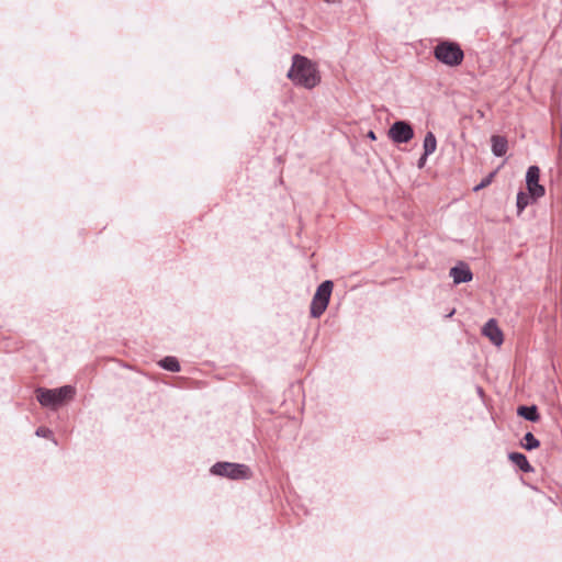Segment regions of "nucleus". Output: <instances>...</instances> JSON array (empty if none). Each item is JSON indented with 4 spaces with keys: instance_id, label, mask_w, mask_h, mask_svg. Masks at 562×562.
<instances>
[{
    "instance_id": "obj_11",
    "label": "nucleus",
    "mask_w": 562,
    "mask_h": 562,
    "mask_svg": "<svg viewBox=\"0 0 562 562\" xmlns=\"http://www.w3.org/2000/svg\"><path fill=\"white\" fill-rule=\"evenodd\" d=\"M509 460L519 468L525 473H529L533 471V468L530 465L526 456L520 452H510L508 454Z\"/></svg>"
},
{
    "instance_id": "obj_18",
    "label": "nucleus",
    "mask_w": 562,
    "mask_h": 562,
    "mask_svg": "<svg viewBox=\"0 0 562 562\" xmlns=\"http://www.w3.org/2000/svg\"><path fill=\"white\" fill-rule=\"evenodd\" d=\"M494 176H495V172H491V173H490L488 176H486V177H485V178H484V179H483V180H482L477 186H475V187L473 188V190H474L475 192H477V191H480L481 189H483V188L487 187V186L492 182V180H493Z\"/></svg>"
},
{
    "instance_id": "obj_4",
    "label": "nucleus",
    "mask_w": 562,
    "mask_h": 562,
    "mask_svg": "<svg viewBox=\"0 0 562 562\" xmlns=\"http://www.w3.org/2000/svg\"><path fill=\"white\" fill-rule=\"evenodd\" d=\"M211 473L231 480H247L251 477V470L248 465L232 462H216L212 465Z\"/></svg>"
},
{
    "instance_id": "obj_21",
    "label": "nucleus",
    "mask_w": 562,
    "mask_h": 562,
    "mask_svg": "<svg viewBox=\"0 0 562 562\" xmlns=\"http://www.w3.org/2000/svg\"><path fill=\"white\" fill-rule=\"evenodd\" d=\"M324 1L327 2V3H336V2H338V0H324Z\"/></svg>"
},
{
    "instance_id": "obj_19",
    "label": "nucleus",
    "mask_w": 562,
    "mask_h": 562,
    "mask_svg": "<svg viewBox=\"0 0 562 562\" xmlns=\"http://www.w3.org/2000/svg\"><path fill=\"white\" fill-rule=\"evenodd\" d=\"M429 155H426V153L424 151V154L422 155V157L418 159L417 161V167L418 168H423L427 161V158H428Z\"/></svg>"
},
{
    "instance_id": "obj_17",
    "label": "nucleus",
    "mask_w": 562,
    "mask_h": 562,
    "mask_svg": "<svg viewBox=\"0 0 562 562\" xmlns=\"http://www.w3.org/2000/svg\"><path fill=\"white\" fill-rule=\"evenodd\" d=\"M35 435L37 437L52 439L55 443H57L56 440L54 439L53 431L47 427H38L35 431Z\"/></svg>"
},
{
    "instance_id": "obj_5",
    "label": "nucleus",
    "mask_w": 562,
    "mask_h": 562,
    "mask_svg": "<svg viewBox=\"0 0 562 562\" xmlns=\"http://www.w3.org/2000/svg\"><path fill=\"white\" fill-rule=\"evenodd\" d=\"M333 288L334 283L330 280H326L317 286L310 308L312 317L318 318L326 311L330 300Z\"/></svg>"
},
{
    "instance_id": "obj_15",
    "label": "nucleus",
    "mask_w": 562,
    "mask_h": 562,
    "mask_svg": "<svg viewBox=\"0 0 562 562\" xmlns=\"http://www.w3.org/2000/svg\"><path fill=\"white\" fill-rule=\"evenodd\" d=\"M530 199H532V198L529 192L526 193L524 191H519L517 193L516 206H517L518 214H521V212L528 206V204L530 203Z\"/></svg>"
},
{
    "instance_id": "obj_3",
    "label": "nucleus",
    "mask_w": 562,
    "mask_h": 562,
    "mask_svg": "<svg viewBox=\"0 0 562 562\" xmlns=\"http://www.w3.org/2000/svg\"><path fill=\"white\" fill-rule=\"evenodd\" d=\"M434 56L438 61L449 67H456L463 61L464 53L458 43L442 41L435 46Z\"/></svg>"
},
{
    "instance_id": "obj_7",
    "label": "nucleus",
    "mask_w": 562,
    "mask_h": 562,
    "mask_svg": "<svg viewBox=\"0 0 562 562\" xmlns=\"http://www.w3.org/2000/svg\"><path fill=\"white\" fill-rule=\"evenodd\" d=\"M540 169L537 166H530L526 173L527 190L532 200H537L544 195V187L539 184Z\"/></svg>"
},
{
    "instance_id": "obj_10",
    "label": "nucleus",
    "mask_w": 562,
    "mask_h": 562,
    "mask_svg": "<svg viewBox=\"0 0 562 562\" xmlns=\"http://www.w3.org/2000/svg\"><path fill=\"white\" fill-rule=\"evenodd\" d=\"M492 142V153L496 157H503L507 153L508 143L504 136L493 135L491 138Z\"/></svg>"
},
{
    "instance_id": "obj_8",
    "label": "nucleus",
    "mask_w": 562,
    "mask_h": 562,
    "mask_svg": "<svg viewBox=\"0 0 562 562\" xmlns=\"http://www.w3.org/2000/svg\"><path fill=\"white\" fill-rule=\"evenodd\" d=\"M449 274L456 284L470 282L473 278L471 269L464 262H459L452 267Z\"/></svg>"
},
{
    "instance_id": "obj_2",
    "label": "nucleus",
    "mask_w": 562,
    "mask_h": 562,
    "mask_svg": "<svg viewBox=\"0 0 562 562\" xmlns=\"http://www.w3.org/2000/svg\"><path fill=\"white\" fill-rule=\"evenodd\" d=\"M35 393L42 406L57 409L64 403L74 398L76 389L71 385H64L57 389L37 387Z\"/></svg>"
},
{
    "instance_id": "obj_16",
    "label": "nucleus",
    "mask_w": 562,
    "mask_h": 562,
    "mask_svg": "<svg viewBox=\"0 0 562 562\" xmlns=\"http://www.w3.org/2000/svg\"><path fill=\"white\" fill-rule=\"evenodd\" d=\"M521 446L526 450L530 451V450L537 449L540 446V441L531 432H527L524 436Z\"/></svg>"
},
{
    "instance_id": "obj_22",
    "label": "nucleus",
    "mask_w": 562,
    "mask_h": 562,
    "mask_svg": "<svg viewBox=\"0 0 562 562\" xmlns=\"http://www.w3.org/2000/svg\"><path fill=\"white\" fill-rule=\"evenodd\" d=\"M477 392H479V394H480V395H483V390H482V387H477Z\"/></svg>"
},
{
    "instance_id": "obj_6",
    "label": "nucleus",
    "mask_w": 562,
    "mask_h": 562,
    "mask_svg": "<svg viewBox=\"0 0 562 562\" xmlns=\"http://www.w3.org/2000/svg\"><path fill=\"white\" fill-rule=\"evenodd\" d=\"M389 136L394 143H408L414 137V130L408 122L396 121L391 125Z\"/></svg>"
},
{
    "instance_id": "obj_9",
    "label": "nucleus",
    "mask_w": 562,
    "mask_h": 562,
    "mask_svg": "<svg viewBox=\"0 0 562 562\" xmlns=\"http://www.w3.org/2000/svg\"><path fill=\"white\" fill-rule=\"evenodd\" d=\"M482 333L486 336L495 346H501L504 341L503 333L497 326L495 319H488L483 326Z\"/></svg>"
},
{
    "instance_id": "obj_13",
    "label": "nucleus",
    "mask_w": 562,
    "mask_h": 562,
    "mask_svg": "<svg viewBox=\"0 0 562 562\" xmlns=\"http://www.w3.org/2000/svg\"><path fill=\"white\" fill-rule=\"evenodd\" d=\"M159 367L162 369L170 371V372H179L180 371V363L176 357L167 356L159 360L158 362Z\"/></svg>"
},
{
    "instance_id": "obj_20",
    "label": "nucleus",
    "mask_w": 562,
    "mask_h": 562,
    "mask_svg": "<svg viewBox=\"0 0 562 562\" xmlns=\"http://www.w3.org/2000/svg\"><path fill=\"white\" fill-rule=\"evenodd\" d=\"M368 137H370L371 139H375V134H374V132L370 131V132L368 133Z\"/></svg>"
},
{
    "instance_id": "obj_14",
    "label": "nucleus",
    "mask_w": 562,
    "mask_h": 562,
    "mask_svg": "<svg viewBox=\"0 0 562 562\" xmlns=\"http://www.w3.org/2000/svg\"><path fill=\"white\" fill-rule=\"evenodd\" d=\"M424 151L426 155H431L437 148V139L432 132H427L424 138Z\"/></svg>"
},
{
    "instance_id": "obj_23",
    "label": "nucleus",
    "mask_w": 562,
    "mask_h": 562,
    "mask_svg": "<svg viewBox=\"0 0 562 562\" xmlns=\"http://www.w3.org/2000/svg\"><path fill=\"white\" fill-rule=\"evenodd\" d=\"M453 313H454V311H452L451 313H449V314L447 315V317H451V316L453 315Z\"/></svg>"
},
{
    "instance_id": "obj_12",
    "label": "nucleus",
    "mask_w": 562,
    "mask_h": 562,
    "mask_svg": "<svg viewBox=\"0 0 562 562\" xmlns=\"http://www.w3.org/2000/svg\"><path fill=\"white\" fill-rule=\"evenodd\" d=\"M517 414H518V416L525 418L526 420L532 422V423H536L540 419V415L538 413V408L536 405L519 406L517 408Z\"/></svg>"
},
{
    "instance_id": "obj_1",
    "label": "nucleus",
    "mask_w": 562,
    "mask_h": 562,
    "mask_svg": "<svg viewBox=\"0 0 562 562\" xmlns=\"http://www.w3.org/2000/svg\"><path fill=\"white\" fill-rule=\"evenodd\" d=\"M286 77L296 86L306 89H313L321 81L319 72L316 65L308 58L295 54L292 57V66L289 69Z\"/></svg>"
}]
</instances>
